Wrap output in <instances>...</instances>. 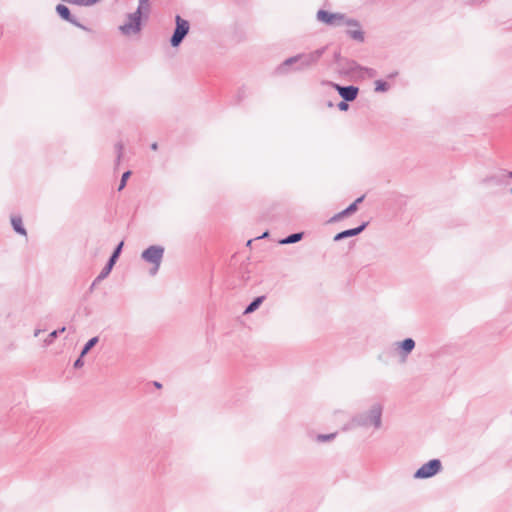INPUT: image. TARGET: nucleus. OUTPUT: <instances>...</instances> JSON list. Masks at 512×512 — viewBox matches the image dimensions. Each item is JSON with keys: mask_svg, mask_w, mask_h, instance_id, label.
<instances>
[{"mask_svg": "<svg viewBox=\"0 0 512 512\" xmlns=\"http://www.w3.org/2000/svg\"><path fill=\"white\" fill-rule=\"evenodd\" d=\"M163 248L159 246H150L142 253V258L153 264L152 273H156L163 257Z\"/></svg>", "mask_w": 512, "mask_h": 512, "instance_id": "f257e3e1", "label": "nucleus"}, {"mask_svg": "<svg viewBox=\"0 0 512 512\" xmlns=\"http://www.w3.org/2000/svg\"><path fill=\"white\" fill-rule=\"evenodd\" d=\"M317 19L327 25L339 26L344 25L346 17L340 13H331L325 10L317 12Z\"/></svg>", "mask_w": 512, "mask_h": 512, "instance_id": "f03ea898", "label": "nucleus"}, {"mask_svg": "<svg viewBox=\"0 0 512 512\" xmlns=\"http://www.w3.org/2000/svg\"><path fill=\"white\" fill-rule=\"evenodd\" d=\"M189 31V23L188 21L182 19L180 16H176V29L171 38V44L173 46H178L183 38L187 35Z\"/></svg>", "mask_w": 512, "mask_h": 512, "instance_id": "7ed1b4c3", "label": "nucleus"}, {"mask_svg": "<svg viewBox=\"0 0 512 512\" xmlns=\"http://www.w3.org/2000/svg\"><path fill=\"white\" fill-rule=\"evenodd\" d=\"M441 468L439 460H430L415 473L416 478H428L435 475Z\"/></svg>", "mask_w": 512, "mask_h": 512, "instance_id": "20e7f679", "label": "nucleus"}, {"mask_svg": "<svg viewBox=\"0 0 512 512\" xmlns=\"http://www.w3.org/2000/svg\"><path fill=\"white\" fill-rule=\"evenodd\" d=\"M333 86L346 101H353L357 97L358 88L354 86L342 87L338 84H334Z\"/></svg>", "mask_w": 512, "mask_h": 512, "instance_id": "39448f33", "label": "nucleus"}, {"mask_svg": "<svg viewBox=\"0 0 512 512\" xmlns=\"http://www.w3.org/2000/svg\"><path fill=\"white\" fill-rule=\"evenodd\" d=\"M137 14H140L138 11L130 17L129 23L124 24L121 26V30L125 34H133L139 31L140 29V20L139 16Z\"/></svg>", "mask_w": 512, "mask_h": 512, "instance_id": "423d86ee", "label": "nucleus"}, {"mask_svg": "<svg viewBox=\"0 0 512 512\" xmlns=\"http://www.w3.org/2000/svg\"><path fill=\"white\" fill-rule=\"evenodd\" d=\"M344 25L348 26L347 33L355 40H363V34L360 30L359 25L352 21V20H346Z\"/></svg>", "mask_w": 512, "mask_h": 512, "instance_id": "0eeeda50", "label": "nucleus"}, {"mask_svg": "<svg viewBox=\"0 0 512 512\" xmlns=\"http://www.w3.org/2000/svg\"><path fill=\"white\" fill-rule=\"evenodd\" d=\"M364 228H365V225H362V226L354 228V229L345 230L341 233H338L334 239L340 240L345 237L355 236V235L359 234Z\"/></svg>", "mask_w": 512, "mask_h": 512, "instance_id": "6e6552de", "label": "nucleus"}, {"mask_svg": "<svg viewBox=\"0 0 512 512\" xmlns=\"http://www.w3.org/2000/svg\"><path fill=\"white\" fill-rule=\"evenodd\" d=\"M363 201V196L356 199L354 203L349 205L345 210H343L341 213L337 215L336 218H342L344 216L350 215L354 213L357 210V205Z\"/></svg>", "mask_w": 512, "mask_h": 512, "instance_id": "1a4fd4ad", "label": "nucleus"}, {"mask_svg": "<svg viewBox=\"0 0 512 512\" xmlns=\"http://www.w3.org/2000/svg\"><path fill=\"white\" fill-rule=\"evenodd\" d=\"M56 11L59 14V16L61 18H63L64 20L73 22V20L71 18L70 10L65 5H63V4L57 5Z\"/></svg>", "mask_w": 512, "mask_h": 512, "instance_id": "9d476101", "label": "nucleus"}, {"mask_svg": "<svg viewBox=\"0 0 512 512\" xmlns=\"http://www.w3.org/2000/svg\"><path fill=\"white\" fill-rule=\"evenodd\" d=\"M123 245H124L123 241L120 242V244L117 246L116 250L114 251L113 255L111 256V258H110V260H109V262L107 264V272L111 271L113 265L116 262V259L118 258L119 254L121 252V249H122Z\"/></svg>", "mask_w": 512, "mask_h": 512, "instance_id": "9b49d317", "label": "nucleus"}, {"mask_svg": "<svg viewBox=\"0 0 512 512\" xmlns=\"http://www.w3.org/2000/svg\"><path fill=\"white\" fill-rule=\"evenodd\" d=\"M11 222H12V226H13L14 230L17 233L22 234V235H26V231L23 228L22 219L20 217H13L11 219Z\"/></svg>", "mask_w": 512, "mask_h": 512, "instance_id": "f8f14e48", "label": "nucleus"}, {"mask_svg": "<svg viewBox=\"0 0 512 512\" xmlns=\"http://www.w3.org/2000/svg\"><path fill=\"white\" fill-rule=\"evenodd\" d=\"M264 300V296H260V297H257L245 310V314H249V313H252L253 311H255L259 306L260 304L263 302Z\"/></svg>", "mask_w": 512, "mask_h": 512, "instance_id": "ddd939ff", "label": "nucleus"}, {"mask_svg": "<svg viewBox=\"0 0 512 512\" xmlns=\"http://www.w3.org/2000/svg\"><path fill=\"white\" fill-rule=\"evenodd\" d=\"M381 422V411L378 408H375L371 411V423L375 427H379Z\"/></svg>", "mask_w": 512, "mask_h": 512, "instance_id": "4468645a", "label": "nucleus"}, {"mask_svg": "<svg viewBox=\"0 0 512 512\" xmlns=\"http://www.w3.org/2000/svg\"><path fill=\"white\" fill-rule=\"evenodd\" d=\"M415 346V343L412 339L408 338V339H405L404 341H402L401 343V348L406 352V353H409L412 351V349L414 348Z\"/></svg>", "mask_w": 512, "mask_h": 512, "instance_id": "2eb2a0df", "label": "nucleus"}, {"mask_svg": "<svg viewBox=\"0 0 512 512\" xmlns=\"http://www.w3.org/2000/svg\"><path fill=\"white\" fill-rule=\"evenodd\" d=\"M98 342V338L94 337L90 339L85 345L83 351L81 352V357H83L96 343Z\"/></svg>", "mask_w": 512, "mask_h": 512, "instance_id": "dca6fc26", "label": "nucleus"}, {"mask_svg": "<svg viewBox=\"0 0 512 512\" xmlns=\"http://www.w3.org/2000/svg\"><path fill=\"white\" fill-rule=\"evenodd\" d=\"M302 238V233H296L290 235L287 239L283 240L282 243H295Z\"/></svg>", "mask_w": 512, "mask_h": 512, "instance_id": "f3484780", "label": "nucleus"}, {"mask_svg": "<svg viewBox=\"0 0 512 512\" xmlns=\"http://www.w3.org/2000/svg\"><path fill=\"white\" fill-rule=\"evenodd\" d=\"M388 89V85L380 80L375 82V90L378 92H384Z\"/></svg>", "mask_w": 512, "mask_h": 512, "instance_id": "a211bd4d", "label": "nucleus"}, {"mask_svg": "<svg viewBox=\"0 0 512 512\" xmlns=\"http://www.w3.org/2000/svg\"><path fill=\"white\" fill-rule=\"evenodd\" d=\"M148 9H149V5H148V0H140L139 1V7H138V12L139 13H142V12H148Z\"/></svg>", "mask_w": 512, "mask_h": 512, "instance_id": "6ab92c4d", "label": "nucleus"}, {"mask_svg": "<svg viewBox=\"0 0 512 512\" xmlns=\"http://www.w3.org/2000/svg\"><path fill=\"white\" fill-rule=\"evenodd\" d=\"M130 175H131L130 171H127L122 175L121 183L118 188L119 191H121L125 187L126 182H127L128 178L130 177Z\"/></svg>", "mask_w": 512, "mask_h": 512, "instance_id": "aec40b11", "label": "nucleus"}, {"mask_svg": "<svg viewBox=\"0 0 512 512\" xmlns=\"http://www.w3.org/2000/svg\"><path fill=\"white\" fill-rule=\"evenodd\" d=\"M335 437V434H327V435H318L317 440L318 441H328Z\"/></svg>", "mask_w": 512, "mask_h": 512, "instance_id": "412c9836", "label": "nucleus"}, {"mask_svg": "<svg viewBox=\"0 0 512 512\" xmlns=\"http://www.w3.org/2000/svg\"><path fill=\"white\" fill-rule=\"evenodd\" d=\"M338 107H339L340 110L345 111V110L348 109V104L346 102H340Z\"/></svg>", "mask_w": 512, "mask_h": 512, "instance_id": "4be33fe9", "label": "nucleus"}, {"mask_svg": "<svg viewBox=\"0 0 512 512\" xmlns=\"http://www.w3.org/2000/svg\"><path fill=\"white\" fill-rule=\"evenodd\" d=\"M110 272H107V266L104 268V270L101 272V274L98 276V279L106 277Z\"/></svg>", "mask_w": 512, "mask_h": 512, "instance_id": "5701e85b", "label": "nucleus"}, {"mask_svg": "<svg viewBox=\"0 0 512 512\" xmlns=\"http://www.w3.org/2000/svg\"><path fill=\"white\" fill-rule=\"evenodd\" d=\"M82 365H83V362H82L81 358L77 359V360L75 361V363H74V366H75L76 368H79V367H81Z\"/></svg>", "mask_w": 512, "mask_h": 512, "instance_id": "b1692460", "label": "nucleus"}, {"mask_svg": "<svg viewBox=\"0 0 512 512\" xmlns=\"http://www.w3.org/2000/svg\"><path fill=\"white\" fill-rule=\"evenodd\" d=\"M295 60H296V58H290V59L286 60L284 64H285V65L291 64V63H293Z\"/></svg>", "mask_w": 512, "mask_h": 512, "instance_id": "393cba45", "label": "nucleus"}, {"mask_svg": "<svg viewBox=\"0 0 512 512\" xmlns=\"http://www.w3.org/2000/svg\"><path fill=\"white\" fill-rule=\"evenodd\" d=\"M151 148H152L153 150H157V148H158L157 143H153V144H152V146H151Z\"/></svg>", "mask_w": 512, "mask_h": 512, "instance_id": "a878e982", "label": "nucleus"}, {"mask_svg": "<svg viewBox=\"0 0 512 512\" xmlns=\"http://www.w3.org/2000/svg\"><path fill=\"white\" fill-rule=\"evenodd\" d=\"M155 386H156L157 388H161V387H162V386H161V384H160V383H158V382H155Z\"/></svg>", "mask_w": 512, "mask_h": 512, "instance_id": "bb28decb", "label": "nucleus"}, {"mask_svg": "<svg viewBox=\"0 0 512 512\" xmlns=\"http://www.w3.org/2000/svg\"><path fill=\"white\" fill-rule=\"evenodd\" d=\"M56 334H57V332H56V331H54V332H52V333L50 334V336H51V337H55V336H56Z\"/></svg>", "mask_w": 512, "mask_h": 512, "instance_id": "cd10ccee", "label": "nucleus"}]
</instances>
